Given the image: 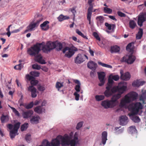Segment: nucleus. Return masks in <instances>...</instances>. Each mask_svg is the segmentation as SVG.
Here are the masks:
<instances>
[{
  "label": "nucleus",
  "mask_w": 146,
  "mask_h": 146,
  "mask_svg": "<svg viewBox=\"0 0 146 146\" xmlns=\"http://www.w3.org/2000/svg\"><path fill=\"white\" fill-rule=\"evenodd\" d=\"M112 86L113 84L107 83L106 90L104 92L105 96L107 98L110 97L116 92H117V93L116 94H119L121 97L122 94L126 91L127 88V83L124 82H119L117 86L112 87Z\"/></svg>",
  "instance_id": "1"
},
{
  "label": "nucleus",
  "mask_w": 146,
  "mask_h": 146,
  "mask_svg": "<svg viewBox=\"0 0 146 146\" xmlns=\"http://www.w3.org/2000/svg\"><path fill=\"white\" fill-rule=\"evenodd\" d=\"M121 97L119 94H114L112 96L110 100L102 101L101 105L105 109L113 108L117 105L118 102L117 100Z\"/></svg>",
  "instance_id": "2"
},
{
  "label": "nucleus",
  "mask_w": 146,
  "mask_h": 146,
  "mask_svg": "<svg viewBox=\"0 0 146 146\" xmlns=\"http://www.w3.org/2000/svg\"><path fill=\"white\" fill-rule=\"evenodd\" d=\"M142 104L140 102H136L134 104H130L128 106L129 110L131 111V113L129 114V116L137 114L139 110L142 109Z\"/></svg>",
  "instance_id": "3"
},
{
  "label": "nucleus",
  "mask_w": 146,
  "mask_h": 146,
  "mask_svg": "<svg viewBox=\"0 0 146 146\" xmlns=\"http://www.w3.org/2000/svg\"><path fill=\"white\" fill-rule=\"evenodd\" d=\"M42 43H36L33 46L29 48L27 50L28 53L30 55L33 56H35L38 54L40 50Z\"/></svg>",
  "instance_id": "4"
},
{
  "label": "nucleus",
  "mask_w": 146,
  "mask_h": 146,
  "mask_svg": "<svg viewBox=\"0 0 146 146\" xmlns=\"http://www.w3.org/2000/svg\"><path fill=\"white\" fill-rule=\"evenodd\" d=\"M77 50V49L76 48H73L66 46L63 49L62 52L63 53H65L66 51H68L65 54V56L69 58L73 56L75 53V52Z\"/></svg>",
  "instance_id": "5"
},
{
  "label": "nucleus",
  "mask_w": 146,
  "mask_h": 146,
  "mask_svg": "<svg viewBox=\"0 0 146 146\" xmlns=\"http://www.w3.org/2000/svg\"><path fill=\"white\" fill-rule=\"evenodd\" d=\"M59 138L53 139L51 143L49 142L47 140H45L42 142V145L44 146H59L60 144V141L58 140Z\"/></svg>",
  "instance_id": "6"
},
{
  "label": "nucleus",
  "mask_w": 146,
  "mask_h": 146,
  "mask_svg": "<svg viewBox=\"0 0 146 146\" xmlns=\"http://www.w3.org/2000/svg\"><path fill=\"white\" fill-rule=\"evenodd\" d=\"M55 48L54 43L50 41L48 42L45 45L42 46V50L44 52H50L51 50Z\"/></svg>",
  "instance_id": "7"
},
{
  "label": "nucleus",
  "mask_w": 146,
  "mask_h": 146,
  "mask_svg": "<svg viewBox=\"0 0 146 146\" xmlns=\"http://www.w3.org/2000/svg\"><path fill=\"white\" fill-rule=\"evenodd\" d=\"M136 57L133 55L132 54L125 56L122 58L123 61L129 64L133 63Z\"/></svg>",
  "instance_id": "8"
},
{
  "label": "nucleus",
  "mask_w": 146,
  "mask_h": 146,
  "mask_svg": "<svg viewBox=\"0 0 146 146\" xmlns=\"http://www.w3.org/2000/svg\"><path fill=\"white\" fill-rule=\"evenodd\" d=\"M58 138H59L61 140V144L62 146H65L66 145H69L70 144V138L68 135L65 134L64 136L61 135L57 136Z\"/></svg>",
  "instance_id": "9"
},
{
  "label": "nucleus",
  "mask_w": 146,
  "mask_h": 146,
  "mask_svg": "<svg viewBox=\"0 0 146 146\" xmlns=\"http://www.w3.org/2000/svg\"><path fill=\"white\" fill-rule=\"evenodd\" d=\"M86 58L88 59V57L86 55L79 54L75 58L74 62L76 64H80L85 61Z\"/></svg>",
  "instance_id": "10"
},
{
  "label": "nucleus",
  "mask_w": 146,
  "mask_h": 146,
  "mask_svg": "<svg viewBox=\"0 0 146 146\" xmlns=\"http://www.w3.org/2000/svg\"><path fill=\"white\" fill-rule=\"evenodd\" d=\"M146 20V13H141L138 16V24L140 27L142 26L143 23Z\"/></svg>",
  "instance_id": "11"
},
{
  "label": "nucleus",
  "mask_w": 146,
  "mask_h": 146,
  "mask_svg": "<svg viewBox=\"0 0 146 146\" xmlns=\"http://www.w3.org/2000/svg\"><path fill=\"white\" fill-rule=\"evenodd\" d=\"M98 77L100 81V83L98 84L100 86H102L104 85L105 80L104 79L105 76V74L104 72H98Z\"/></svg>",
  "instance_id": "12"
},
{
  "label": "nucleus",
  "mask_w": 146,
  "mask_h": 146,
  "mask_svg": "<svg viewBox=\"0 0 146 146\" xmlns=\"http://www.w3.org/2000/svg\"><path fill=\"white\" fill-rule=\"evenodd\" d=\"M131 101H132V100L127 94L125 96L123 99L121 100L120 104L122 106H124L126 105V104L130 103Z\"/></svg>",
  "instance_id": "13"
},
{
  "label": "nucleus",
  "mask_w": 146,
  "mask_h": 146,
  "mask_svg": "<svg viewBox=\"0 0 146 146\" xmlns=\"http://www.w3.org/2000/svg\"><path fill=\"white\" fill-rule=\"evenodd\" d=\"M33 113V111L32 110H29L23 111L22 115L24 118L27 119L31 117Z\"/></svg>",
  "instance_id": "14"
},
{
  "label": "nucleus",
  "mask_w": 146,
  "mask_h": 146,
  "mask_svg": "<svg viewBox=\"0 0 146 146\" xmlns=\"http://www.w3.org/2000/svg\"><path fill=\"white\" fill-rule=\"evenodd\" d=\"M35 56V60L38 63L41 64H45L46 62L45 61L42 59V57L40 54L36 55Z\"/></svg>",
  "instance_id": "15"
},
{
  "label": "nucleus",
  "mask_w": 146,
  "mask_h": 146,
  "mask_svg": "<svg viewBox=\"0 0 146 146\" xmlns=\"http://www.w3.org/2000/svg\"><path fill=\"white\" fill-rule=\"evenodd\" d=\"M28 90L31 92L32 97L34 98L37 96L36 90L33 86H30L28 88Z\"/></svg>",
  "instance_id": "16"
},
{
  "label": "nucleus",
  "mask_w": 146,
  "mask_h": 146,
  "mask_svg": "<svg viewBox=\"0 0 146 146\" xmlns=\"http://www.w3.org/2000/svg\"><path fill=\"white\" fill-rule=\"evenodd\" d=\"M128 117L125 115H123L121 116L119 120L120 124L122 125H126L127 122Z\"/></svg>",
  "instance_id": "17"
},
{
  "label": "nucleus",
  "mask_w": 146,
  "mask_h": 146,
  "mask_svg": "<svg viewBox=\"0 0 146 146\" xmlns=\"http://www.w3.org/2000/svg\"><path fill=\"white\" fill-rule=\"evenodd\" d=\"M40 117L38 115L32 116L31 118L30 121L31 123L33 124H36L38 123Z\"/></svg>",
  "instance_id": "18"
},
{
  "label": "nucleus",
  "mask_w": 146,
  "mask_h": 146,
  "mask_svg": "<svg viewBox=\"0 0 146 146\" xmlns=\"http://www.w3.org/2000/svg\"><path fill=\"white\" fill-rule=\"evenodd\" d=\"M107 132L104 131L102 132V141L101 143L103 145L105 144L106 141L107 140Z\"/></svg>",
  "instance_id": "19"
},
{
  "label": "nucleus",
  "mask_w": 146,
  "mask_h": 146,
  "mask_svg": "<svg viewBox=\"0 0 146 146\" xmlns=\"http://www.w3.org/2000/svg\"><path fill=\"white\" fill-rule=\"evenodd\" d=\"M45 109L42 106H38L34 109V111L36 113L38 114L41 113L42 112L45 113Z\"/></svg>",
  "instance_id": "20"
},
{
  "label": "nucleus",
  "mask_w": 146,
  "mask_h": 146,
  "mask_svg": "<svg viewBox=\"0 0 146 146\" xmlns=\"http://www.w3.org/2000/svg\"><path fill=\"white\" fill-rule=\"evenodd\" d=\"M121 79L124 80H129L130 78V75L129 73L127 72L124 74H121Z\"/></svg>",
  "instance_id": "21"
},
{
  "label": "nucleus",
  "mask_w": 146,
  "mask_h": 146,
  "mask_svg": "<svg viewBox=\"0 0 146 146\" xmlns=\"http://www.w3.org/2000/svg\"><path fill=\"white\" fill-rule=\"evenodd\" d=\"M97 66L96 63L93 61H90L88 63V67L91 69L95 70Z\"/></svg>",
  "instance_id": "22"
},
{
  "label": "nucleus",
  "mask_w": 146,
  "mask_h": 146,
  "mask_svg": "<svg viewBox=\"0 0 146 146\" xmlns=\"http://www.w3.org/2000/svg\"><path fill=\"white\" fill-rule=\"evenodd\" d=\"M49 23V21H46L41 24L40 25V27L41 29L43 31L47 30L49 28V26L48 25H47V24Z\"/></svg>",
  "instance_id": "23"
},
{
  "label": "nucleus",
  "mask_w": 146,
  "mask_h": 146,
  "mask_svg": "<svg viewBox=\"0 0 146 146\" xmlns=\"http://www.w3.org/2000/svg\"><path fill=\"white\" fill-rule=\"evenodd\" d=\"M74 82L77 85H76L75 88V89L76 91V92H79L80 91V86L81 85V83L78 80H74Z\"/></svg>",
  "instance_id": "24"
},
{
  "label": "nucleus",
  "mask_w": 146,
  "mask_h": 146,
  "mask_svg": "<svg viewBox=\"0 0 146 146\" xmlns=\"http://www.w3.org/2000/svg\"><path fill=\"white\" fill-rule=\"evenodd\" d=\"M132 101L135 100L138 96V94L134 92H131L128 94Z\"/></svg>",
  "instance_id": "25"
},
{
  "label": "nucleus",
  "mask_w": 146,
  "mask_h": 146,
  "mask_svg": "<svg viewBox=\"0 0 146 146\" xmlns=\"http://www.w3.org/2000/svg\"><path fill=\"white\" fill-rule=\"evenodd\" d=\"M36 27L35 24H34V23L30 24L27 27V29L25 31V32L27 33L29 31H33Z\"/></svg>",
  "instance_id": "26"
},
{
  "label": "nucleus",
  "mask_w": 146,
  "mask_h": 146,
  "mask_svg": "<svg viewBox=\"0 0 146 146\" xmlns=\"http://www.w3.org/2000/svg\"><path fill=\"white\" fill-rule=\"evenodd\" d=\"M120 50V47L117 45L111 46V47L110 51L112 53L118 52Z\"/></svg>",
  "instance_id": "27"
},
{
  "label": "nucleus",
  "mask_w": 146,
  "mask_h": 146,
  "mask_svg": "<svg viewBox=\"0 0 146 146\" xmlns=\"http://www.w3.org/2000/svg\"><path fill=\"white\" fill-rule=\"evenodd\" d=\"M53 42L55 44V48H56L58 51H60L62 50L63 48V45L61 42L57 41Z\"/></svg>",
  "instance_id": "28"
},
{
  "label": "nucleus",
  "mask_w": 146,
  "mask_h": 146,
  "mask_svg": "<svg viewBox=\"0 0 146 146\" xmlns=\"http://www.w3.org/2000/svg\"><path fill=\"white\" fill-rule=\"evenodd\" d=\"M96 19L97 20V23L98 26L101 25L103 23L104 21V17L102 16L97 17Z\"/></svg>",
  "instance_id": "29"
},
{
  "label": "nucleus",
  "mask_w": 146,
  "mask_h": 146,
  "mask_svg": "<svg viewBox=\"0 0 146 146\" xmlns=\"http://www.w3.org/2000/svg\"><path fill=\"white\" fill-rule=\"evenodd\" d=\"M1 123H3L8 121L9 118L7 115H5L3 114L1 117Z\"/></svg>",
  "instance_id": "30"
},
{
  "label": "nucleus",
  "mask_w": 146,
  "mask_h": 146,
  "mask_svg": "<svg viewBox=\"0 0 146 146\" xmlns=\"http://www.w3.org/2000/svg\"><path fill=\"white\" fill-rule=\"evenodd\" d=\"M105 26L107 27L108 29L110 30L111 29L113 31L114 30V29L115 27V25L114 24H109L108 23H105Z\"/></svg>",
  "instance_id": "31"
},
{
  "label": "nucleus",
  "mask_w": 146,
  "mask_h": 146,
  "mask_svg": "<svg viewBox=\"0 0 146 146\" xmlns=\"http://www.w3.org/2000/svg\"><path fill=\"white\" fill-rule=\"evenodd\" d=\"M78 138L77 137H75L73 139L70 140V146H75L78 142Z\"/></svg>",
  "instance_id": "32"
},
{
  "label": "nucleus",
  "mask_w": 146,
  "mask_h": 146,
  "mask_svg": "<svg viewBox=\"0 0 146 146\" xmlns=\"http://www.w3.org/2000/svg\"><path fill=\"white\" fill-rule=\"evenodd\" d=\"M92 0H88V3L90 6L88 7L87 13H92L93 9V6L92 4Z\"/></svg>",
  "instance_id": "33"
},
{
  "label": "nucleus",
  "mask_w": 146,
  "mask_h": 146,
  "mask_svg": "<svg viewBox=\"0 0 146 146\" xmlns=\"http://www.w3.org/2000/svg\"><path fill=\"white\" fill-rule=\"evenodd\" d=\"M143 34V29L140 28L137 34L136 35V38L137 39H140L141 38Z\"/></svg>",
  "instance_id": "34"
},
{
  "label": "nucleus",
  "mask_w": 146,
  "mask_h": 146,
  "mask_svg": "<svg viewBox=\"0 0 146 146\" xmlns=\"http://www.w3.org/2000/svg\"><path fill=\"white\" fill-rule=\"evenodd\" d=\"M64 82H57L56 84L55 87L57 89L58 91H59L61 88L64 86Z\"/></svg>",
  "instance_id": "35"
},
{
  "label": "nucleus",
  "mask_w": 146,
  "mask_h": 146,
  "mask_svg": "<svg viewBox=\"0 0 146 146\" xmlns=\"http://www.w3.org/2000/svg\"><path fill=\"white\" fill-rule=\"evenodd\" d=\"M69 19V17L65 16L62 15H60L58 18V20L60 21H62L64 20L68 19Z\"/></svg>",
  "instance_id": "36"
},
{
  "label": "nucleus",
  "mask_w": 146,
  "mask_h": 146,
  "mask_svg": "<svg viewBox=\"0 0 146 146\" xmlns=\"http://www.w3.org/2000/svg\"><path fill=\"white\" fill-rule=\"evenodd\" d=\"M134 43L131 42L129 43L127 46L126 49L129 51H131L133 50V46Z\"/></svg>",
  "instance_id": "37"
},
{
  "label": "nucleus",
  "mask_w": 146,
  "mask_h": 146,
  "mask_svg": "<svg viewBox=\"0 0 146 146\" xmlns=\"http://www.w3.org/2000/svg\"><path fill=\"white\" fill-rule=\"evenodd\" d=\"M95 98L97 101H99L104 100L105 96L102 95H97L95 96Z\"/></svg>",
  "instance_id": "38"
},
{
  "label": "nucleus",
  "mask_w": 146,
  "mask_h": 146,
  "mask_svg": "<svg viewBox=\"0 0 146 146\" xmlns=\"http://www.w3.org/2000/svg\"><path fill=\"white\" fill-rule=\"evenodd\" d=\"M129 116H132V119L135 122H140V119H139V117L137 116H135V115H131Z\"/></svg>",
  "instance_id": "39"
},
{
  "label": "nucleus",
  "mask_w": 146,
  "mask_h": 146,
  "mask_svg": "<svg viewBox=\"0 0 146 146\" xmlns=\"http://www.w3.org/2000/svg\"><path fill=\"white\" fill-rule=\"evenodd\" d=\"M136 25V23L133 20L130 21L129 22V26L130 28L133 29L135 28Z\"/></svg>",
  "instance_id": "40"
},
{
  "label": "nucleus",
  "mask_w": 146,
  "mask_h": 146,
  "mask_svg": "<svg viewBox=\"0 0 146 146\" xmlns=\"http://www.w3.org/2000/svg\"><path fill=\"white\" fill-rule=\"evenodd\" d=\"M33 102H32L28 104L25 105H24V106L26 109H29L32 108L33 107Z\"/></svg>",
  "instance_id": "41"
},
{
  "label": "nucleus",
  "mask_w": 146,
  "mask_h": 146,
  "mask_svg": "<svg viewBox=\"0 0 146 146\" xmlns=\"http://www.w3.org/2000/svg\"><path fill=\"white\" fill-rule=\"evenodd\" d=\"M20 123L19 122H17L14 125V127L13 131L15 132H17L18 129L20 127Z\"/></svg>",
  "instance_id": "42"
},
{
  "label": "nucleus",
  "mask_w": 146,
  "mask_h": 146,
  "mask_svg": "<svg viewBox=\"0 0 146 146\" xmlns=\"http://www.w3.org/2000/svg\"><path fill=\"white\" fill-rule=\"evenodd\" d=\"M98 64L101 65L102 66L104 67H106L108 68H112V66H111L104 63H103L101 62H98Z\"/></svg>",
  "instance_id": "43"
},
{
  "label": "nucleus",
  "mask_w": 146,
  "mask_h": 146,
  "mask_svg": "<svg viewBox=\"0 0 146 146\" xmlns=\"http://www.w3.org/2000/svg\"><path fill=\"white\" fill-rule=\"evenodd\" d=\"M37 18L38 19H37L35 23H34V24H35L36 26H38L43 19V18L41 17H39L38 16Z\"/></svg>",
  "instance_id": "44"
},
{
  "label": "nucleus",
  "mask_w": 146,
  "mask_h": 146,
  "mask_svg": "<svg viewBox=\"0 0 146 146\" xmlns=\"http://www.w3.org/2000/svg\"><path fill=\"white\" fill-rule=\"evenodd\" d=\"M28 123H25L22 125L21 127V130L22 131H23L26 130L28 126Z\"/></svg>",
  "instance_id": "45"
},
{
  "label": "nucleus",
  "mask_w": 146,
  "mask_h": 146,
  "mask_svg": "<svg viewBox=\"0 0 146 146\" xmlns=\"http://www.w3.org/2000/svg\"><path fill=\"white\" fill-rule=\"evenodd\" d=\"M104 11L105 13L110 14L111 13L112 10L111 9L107 7H105L104 8Z\"/></svg>",
  "instance_id": "46"
},
{
  "label": "nucleus",
  "mask_w": 146,
  "mask_h": 146,
  "mask_svg": "<svg viewBox=\"0 0 146 146\" xmlns=\"http://www.w3.org/2000/svg\"><path fill=\"white\" fill-rule=\"evenodd\" d=\"M30 83L31 85V86H33L36 85L38 83V81L37 80H35L34 78L31 81Z\"/></svg>",
  "instance_id": "47"
},
{
  "label": "nucleus",
  "mask_w": 146,
  "mask_h": 146,
  "mask_svg": "<svg viewBox=\"0 0 146 146\" xmlns=\"http://www.w3.org/2000/svg\"><path fill=\"white\" fill-rule=\"evenodd\" d=\"M30 74L31 75L36 77L38 76L40 74V73L36 71L31 72Z\"/></svg>",
  "instance_id": "48"
},
{
  "label": "nucleus",
  "mask_w": 146,
  "mask_h": 146,
  "mask_svg": "<svg viewBox=\"0 0 146 146\" xmlns=\"http://www.w3.org/2000/svg\"><path fill=\"white\" fill-rule=\"evenodd\" d=\"M92 13H87V19L89 21V24H91V19L92 15Z\"/></svg>",
  "instance_id": "49"
},
{
  "label": "nucleus",
  "mask_w": 146,
  "mask_h": 146,
  "mask_svg": "<svg viewBox=\"0 0 146 146\" xmlns=\"http://www.w3.org/2000/svg\"><path fill=\"white\" fill-rule=\"evenodd\" d=\"M16 132H15L14 131L12 130L10 131V136L11 139H13L16 136L15 134Z\"/></svg>",
  "instance_id": "50"
},
{
  "label": "nucleus",
  "mask_w": 146,
  "mask_h": 146,
  "mask_svg": "<svg viewBox=\"0 0 146 146\" xmlns=\"http://www.w3.org/2000/svg\"><path fill=\"white\" fill-rule=\"evenodd\" d=\"M11 108L13 112L15 113L16 115L18 116H20V113L19 111L16 110L15 108L12 107H11Z\"/></svg>",
  "instance_id": "51"
},
{
  "label": "nucleus",
  "mask_w": 146,
  "mask_h": 146,
  "mask_svg": "<svg viewBox=\"0 0 146 146\" xmlns=\"http://www.w3.org/2000/svg\"><path fill=\"white\" fill-rule=\"evenodd\" d=\"M93 36L96 38V39L98 40L99 41L100 40V38L98 34L96 32H94L93 34Z\"/></svg>",
  "instance_id": "52"
},
{
  "label": "nucleus",
  "mask_w": 146,
  "mask_h": 146,
  "mask_svg": "<svg viewBox=\"0 0 146 146\" xmlns=\"http://www.w3.org/2000/svg\"><path fill=\"white\" fill-rule=\"evenodd\" d=\"M32 68L34 69L40 70V65H39L37 64H34L32 66Z\"/></svg>",
  "instance_id": "53"
},
{
  "label": "nucleus",
  "mask_w": 146,
  "mask_h": 146,
  "mask_svg": "<svg viewBox=\"0 0 146 146\" xmlns=\"http://www.w3.org/2000/svg\"><path fill=\"white\" fill-rule=\"evenodd\" d=\"M26 78L29 81H31L35 78L33 76L30 75L29 74H27L26 76Z\"/></svg>",
  "instance_id": "54"
},
{
  "label": "nucleus",
  "mask_w": 146,
  "mask_h": 146,
  "mask_svg": "<svg viewBox=\"0 0 146 146\" xmlns=\"http://www.w3.org/2000/svg\"><path fill=\"white\" fill-rule=\"evenodd\" d=\"M112 79L115 81L118 80L119 78V75H116L112 76Z\"/></svg>",
  "instance_id": "55"
},
{
  "label": "nucleus",
  "mask_w": 146,
  "mask_h": 146,
  "mask_svg": "<svg viewBox=\"0 0 146 146\" xmlns=\"http://www.w3.org/2000/svg\"><path fill=\"white\" fill-rule=\"evenodd\" d=\"M38 90L40 91H43L45 90V88L42 86L38 85Z\"/></svg>",
  "instance_id": "56"
},
{
  "label": "nucleus",
  "mask_w": 146,
  "mask_h": 146,
  "mask_svg": "<svg viewBox=\"0 0 146 146\" xmlns=\"http://www.w3.org/2000/svg\"><path fill=\"white\" fill-rule=\"evenodd\" d=\"M22 65L19 64V65H16L14 67V68L16 70H21V69Z\"/></svg>",
  "instance_id": "57"
},
{
  "label": "nucleus",
  "mask_w": 146,
  "mask_h": 146,
  "mask_svg": "<svg viewBox=\"0 0 146 146\" xmlns=\"http://www.w3.org/2000/svg\"><path fill=\"white\" fill-rule=\"evenodd\" d=\"M74 95L75 96V100L77 101L78 100L80 97L79 94H78L77 92H75L74 93Z\"/></svg>",
  "instance_id": "58"
},
{
  "label": "nucleus",
  "mask_w": 146,
  "mask_h": 146,
  "mask_svg": "<svg viewBox=\"0 0 146 146\" xmlns=\"http://www.w3.org/2000/svg\"><path fill=\"white\" fill-rule=\"evenodd\" d=\"M83 125V123L82 122H80L78 123L76 127V129H79Z\"/></svg>",
  "instance_id": "59"
},
{
  "label": "nucleus",
  "mask_w": 146,
  "mask_h": 146,
  "mask_svg": "<svg viewBox=\"0 0 146 146\" xmlns=\"http://www.w3.org/2000/svg\"><path fill=\"white\" fill-rule=\"evenodd\" d=\"M25 139L26 141L27 142L30 141L31 139V135H30L27 134L25 136Z\"/></svg>",
  "instance_id": "60"
},
{
  "label": "nucleus",
  "mask_w": 146,
  "mask_h": 146,
  "mask_svg": "<svg viewBox=\"0 0 146 146\" xmlns=\"http://www.w3.org/2000/svg\"><path fill=\"white\" fill-rule=\"evenodd\" d=\"M118 15L121 17H125L126 15L123 13H122L121 11H118L117 12Z\"/></svg>",
  "instance_id": "61"
},
{
  "label": "nucleus",
  "mask_w": 146,
  "mask_h": 146,
  "mask_svg": "<svg viewBox=\"0 0 146 146\" xmlns=\"http://www.w3.org/2000/svg\"><path fill=\"white\" fill-rule=\"evenodd\" d=\"M16 82L17 84V85L18 87H20L21 88H22V86L21 85V84L19 82V80L17 79H16Z\"/></svg>",
  "instance_id": "62"
},
{
  "label": "nucleus",
  "mask_w": 146,
  "mask_h": 146,
  "mask_svg": "<svg viewBox=\"0 0 146 146\" xmlns=\"http://www.w3.org/2000/svg\"><path fill=\"white\" fill-rule=\"evenodd\" d=\"M130 130L134 131L136 130L135 127V126H132L129 127Z\"/></svg>",
  "instance_id": "63"
},
{
  "label": "nucleus",
  "mask_w": 146,
  "mask_h": 146,
  "mask_svg": "<svg viewBox=\"0 0 146 146\" xmlns=\"http://www.w3.org/2000/svg\"><path fill=\"white\" fill-rule=\"evenodd\" d=\"M41 102V100H40L39 101H38L37 100H36L34 102V105L35 106H36L38 105Z\"/></svg>",
  "instance_id": "64"
}]
</instances>
